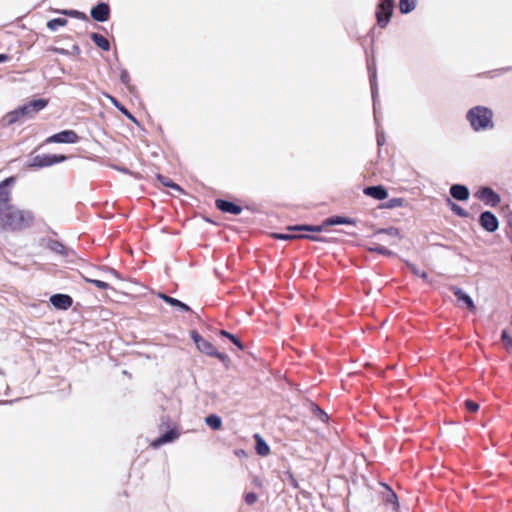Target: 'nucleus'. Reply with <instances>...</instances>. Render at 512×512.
Segmentation results:
<instances>
[{"label": "nucleus", "instance_id": "obj_1", "mask_svg": "<svg viewBox=\"0 0 512 512\" xmlns=\"http://www.w3.org/2000/svg\"><path fill=\"white\" fill-rule=\"evenodd\" d=\"M34 220L32 212L21 210L14 205L0 207V229L20 231L28 228Z\"/></svg>", "mask_w": 512, "mask_h": 512}, {"label": "nucleus", "instance_id": "obj_2", "mask_svg": "<svg viewBox=\"0 0 512 512\" xmlns=\"http://www.w3.org/2000/svg\"><path fill=\"white\" fill-rule=\"evenodd\" d=\"M48 104L45 99L32 100L29 103L16 108L5 116L8 125L26 118H32L36 113L44 109Z\"/></svg>", "mask_w": 512, "mask_h": 512}, {"label": "nucleus", "instance_id": "obj_3", "mask_svg": "<svg viewBox=\"0 0 512 512\" xmlns=\"http://www.w3.org/2000/svg\"><path fill=\"white\" fill-rule=\"evenodd\" d=\"M493 112L487 107L476 106L467 113V120L475 131L486 130L493 127Z\"/></svg>", "mask_w": 512, "mask_h": 512}, {"label": "nucleus", "instance_id": "obj_4", "mask_svg": "<svg viewBox=\"0 0 512 512\" xmlns=\"http://www.w3.org/2000/svg\"><path fill=\"white\" fill-rule=\"evenodd\" d=\"M191 337H192L194 343L196 344L197 348L199 349V351H201L209 356L216 357L221 361L227 360V358H228L227 355H225L221 352H218L216 347L211 342H209L208 340L201 337L197 332L193 331L191 333Z\"/></svg>", "mask_w": 512, "mask_h": 512}, {"label": "nucleus", "instance_id": "obj_5", "mask_svg": "<svg viewBox=\"0 0 512 512\" xmlns=\"http://www.w3.org/2000/svg\"><path fill=\"white\" fill-rule=\"evenodd\" d=\"M65 155L42 154L34 156L28 163L30 168H43L65 161Z\"/></svg>", "mask_w": 512, "mask_h": 512}, {"label": "nucleus", "instance_id": "obj_6", "mask_svg": "<svg viewBox=\"0 0 512 512\" xmlns=\"http://www.w3.org/2000/svg\"><path fill=\"white\" fill-rule=\"evenodd\" d=\"M393 7V0H380L376 11L377 23L380 27L383 28L389 23Z\"/></svg>", "mask_w": 512, "mask_h": 512}, {"label": "nucleus", "instance_id": "obj_7", "mask_svg": "<svg viewBox=\"0 0 512 512\" xmlns=\"http://www.w3.org/2000/svg\"><path fill=\"white\" fill-rule=\"evenodd\" d=\"M79 141V136L73 130H64L56 133L46 139L47 143H70L74 144Z\"/></svg>", "mask_w": 512, "mask_h": 512}, {"label": "nucleus", "instance_id": "obj_8", "mask_svg": "<svg viewBox=\"0 0 512 512\" xmlns=\"http://www.w3.org/2000/svg\"><path fill=\"white\" fill-rule=\"evenodd\" d=\"M476 196L478 199L483 201L486 205H489L491 207H495L501 202L500 196L489 187L481 188L476 193Z\"/></svg>", "mask_w": 512, "mask_h": 512}, {"label": "nucleus", "instance_id": "obj_9", "mask_svg": "<svg viewBox=\"0 0 512 512\" xmlns=\"http://www.w3.org/2000/svg\"><path fill=\"white\" fill-rule=\"evenodd\" d=\"M481 227L487 232H495L499 227L497 217L490 211L482 212L479 218Z\"/></svg>", "mask_w": 512, "mask_h": 512}, {"label": "nucleus", "instance_id": "obj_10", "mask_svg": "<svg viewBox=\"0 0 512 512\" xmlns=\"http://www.w3.org/2000/svg\"><path fill=\"white\" fill-rule=\"evenodd\" d=\"M14 183V177H8L0 182V204H3L4 206L9 205L8 202L10 200L11 187Z\"/></svg>", "mask_w": 512, "mask_h": 512}, {"label": "nucleus", "instance_id": "obj_11", "mask_svg": "<svg viewBox=\"0 0 512 512\" xmlns=\"http://www.w3.org/2000/svg\"><path fill=\"white\" fill-rule=\"evenodd\" d=\"M51 304L61 310H67L72 306L73 300L66 294H54L50 297Z\"/></svg>", "mask_w": 512, "mask_h": 512}, {"label": "nucleus", "instance_id": "obj_12", "mask_svg": "<svg viewBox=\"0 0 512 512\" xmlns=\"http://www.w3.org/2000/svg\"><path fill=\"white\" fill-rule=\"evenodd\" d=\"M109 6L105 3H99L91 10V16L94 20L104 22L109 17Z\"/></svg>", "mask_w": 512, "mask_h": 512}, {"label": "nucleus", "instance_id": "obj_13", "mask_svg": "<svg viewBox=\"0 0 512 512\" xmlns=\"http://www.w3.org/2000/svg\"><path fill=\"white\" fill-rule=\"evenodd\" d=\"M216 207L224 213H230L233 215H238L242 211V208L240 206L221 199L216 200Z\"/></svg>", "mask_w": 512, "mask_h": 512}, {"label": "nucleus", "instance_id": "obj_14", "mask_svg": "<svg viewBox=\"0 0 512 512\" xmlns=\"http://www.w3.org/2000/svg\"><path fill=\"white\" fill-rule=\"evenodd\" d=\"M368 70L370 74L371 92L374 104V113L376 114V97L378 93L377 81H376V69L374 63H368Z\"/></svg>", "mask_w": 512, "mask_h": 512}, {"label": "nucleus", "instance_id": "obj_15", "mask_svg": "<svg viewBox=\"0 0 512 512\" xmlns=\"http://www.w3.org/2000/svg\"><path fill=\"white\" fill-rule=\"evenodd\" d=\"M450 194L459 201H466L469 198V190L466 186L455 184L450 187Z\"/></svg>", "mask_w": 512, "mask_h": 512}, {"label": "nucleus", "instance_id": "obj_16", "mask_svg": "<svg viewBox=\"0 0 512 512\" xmlns=\"http://www.w3.org/2000/svg\"><path fill=\"white\" fill-rule=\"evenodd\" d=\"M452 291L459 302H463L471 311H475V305L472 298L458 287H452Z\"/></svg>", "mask_w": 512, "mask_h": 512}, {"label": "nucleus", "instance_id": "obj_17", "mask_svg": "<svg viewBox=\"0 0 512 512\" xmlns=\"http://www.w3.org/2000/svg\"><path fill=\"white\" fill-rule=\"evenodd\" d=\"M364 193L377 200H384L388 197L386 189L382 186H371L364 189Z\"/></svg>", "mask_w": 512, "mask_h": 512}, {"label": "nucleus", "instance_id": "obj_18", "mask_svg": "<svg viewBox=\"0 0 512 512\" xmlns=\"http://www.w3.org/2000/svg\"><path fill=\"white\" fill-rule=\"evenodd\" d=\"M177 437H178V433L173 431V430H170V431L164 433L159 438L155 439L152 442V446L154 448H158V447H160L161 445H163L165 443L172 442L173 440L177 439Z\"/></svg>", "mask_w": 512, "mask_h": 512}, {"label": "nucleus", "instance_id": "obj_19", "mask_svg": "<svg viewBox=\"0 0 512 512\" xmlns=\"http://www.w3.org/2000/svg\"><path fill=\"white\" fill-rule=\"evenodd\" d=\"M159 297L161 299H163L166 303L170 304L171 306L176 307L178 310H180L182 312H188L190 310L188 305L179 301L178 299H175L173 297H170V296L162 294V293L159 294Z\"/></svg>", "mask_w": 512, "mask_h": 512}, {"label": "nucleus", "instance_id": "obj_20", "mask_svg": "<svg viewBox=\"0 0 512 512\" xmlns=\"http://www.w3.org/2000/svg\"><path fill=\"white\" fill-rule=\"evenodd\" d=\"M91 39L102 50L108 51L110 49L109 41L104 36H102L101 34L92 33L91 34Z\"/></svg>", "mask_w": 512, "mask_h": 512}, {"label": "nucleus", "instance_id": "obj_21", "mask_svg": "<svg viewBox=\"0 0 512 512\" xmlns=\"http://www.w3.org/2000/svg\"><path fill=\"white\" fill-rule=\"evenodd\" d=\"M205 423L213 430H219L222 426V420L219 416L212 414L205 418Z\"/></svg>", "mask_w": 512, "mask_h": 512}, {"label": "nucleus", "instance_id": "obj_22", "mask_svg": "<svg viewBox=\"0 0 512 512\" xmlns=\"http://www.w3.org/2000/svg\"><path fill=\"white\" fill-rule=\"evenodd\" d=\"M324 224L326 226L339 225V224H354V221L350 218L337 216V217H331V218L326 219Z\"/></svg>", "mask_w": 512, "mask_h": 512}, {"label": "nucleus", "instance_id": "obj_23", "mask_svg": "<svg viewBox=\"0 0 512 512\" xmlns=\"http://www.w3.org/2000/svg\"><path fill=\"white\" fill-rule=\"evenodd\" d=\"M417 0H400L399 9L403 14L413 11L416 7Z\"/></svg>", "mask_w": 512, "mask_h": 512}, {"label": "nucleus", "instance_id": "obj_24", "mask_svg": "<svg viewBox=\"0 0 512 512\" xmlns=\"http://www.w3.org/2000/svg\"><path fill=\"white\" fill-rule=\"evenodd\" d=\"M384 500L387 504H391L394 510L398 508V498L397 495L386 486V494L384 496Z\"/></svg>", "mask_w": 512, "mask_h": 512}, {"label": "nucleus", "instance_id": "obj_25", "mask_svg": "<svg viewBox=\"0 0 512 512\" xmlns=\"http://www.w3.org/2000/svg\"><path fill=\"white\" fill-rule=\"evenodd\" d=\"M255 438L257 439V453L261 456H266L270 451L269 446L259 435H255Z\"/></svg>", "mask_w": 512, "mask_h": 512}, {"label": "nucleus", "instance_id": "obj_26", "mask_svg": "<svg viewBox=\"0 0 512 512\" xmlns=\"http://www.w3.org/2000/svg\"><path fill=\"white\" fill-rule=\"evenodd\" d=\"M105 96L110 100V102L117 108L119 109L126 117H128L129 119L135 121V118L132 116V114L123 106L121 105L116 98L108 95V94H105Z\"/></svg>", "mask_w": 512, "mask_h": 512}, {"label": "nucleus", "instance_id": "obj_27", "mask_svg": "<svg viewBox=\"0 0 512 512\" xmlns=\"http://www.w3.org/2000/svg\"><path fill=\"white\" fill-rule=\"evenodd\" d=\"M67 24V20L65 18H54L47 22V27L51 31H56L59 27H63Z\"/></svg>", "mask_w": 512, "mask_h": 512}, {"label": "nucleus", "instance_id": "obj_28", "mask_svg": "<svg viewBox=\"0 0 512 512\" xmlns=\"http://www.w3.org/2000/svg\"><path fill=\"white\" fill-rule=\"evenodd\" d=\"M157 179L162 185H164L166 187H170L179 192L182 191V189L180 188V186L178 184L174 183L172 180H170L169 178H167L165 176L157 175Z\"/></svg>", "mask_w": 512, "mask_h": 512}, {"label": "nucleus", "instance_id": "obj_29", "mask_svg": "<svg viewBox=\"0 0 512 512\" xmlns=\"http://www.w3.org/2000/svg\"><path fill=\"white\" fill-rule=\"evenodd\" d=\"M447 203L450 207V209L460 217H467L468 213L466 210H464L462 207H460L458 204L454 203L451 199H447Z\"/></svg>", "mask_w": 512, "mask_h": 512}, {"label": "nucleus", "instance_id": "obj_30", "mask_svg": "<svg viewBox=\"0 0 512 512\" xmlns=\"http://www.w3.org/2000/svg\"><path fill=\"white\" fill-rule=\"evenodd\" d=\"M368 250L371 252H377L379 254H383L386 256L392 255V252L390 250H388L387 248H385L384 246L379 245V244H373V245L369 246Z\"/></svg>", "mask_w": 512, "mask_h": 512}, {"label": "nucleus", "instance_id": "obj_31", "mask_svg": "<svg viewBox=\"0 0 512 512\" xmlns=\"http://www.w3.org/2000/svg\"><path fill=\"white\" fill-rule=\"evenodd\" d=\"M288 230L289 231L306 230V231L320 232V231H322V226H291V227H288Z\"/></svg>", "mask_w": 512, "mask_h": 512}, {"label": "nucleus", "instance_id": "obj_32", "mask_svg": "<svg viewBox=\"0 0 512 512\" xmlns=\"http://www.w3.org/2000/svg\"><path fill=\"white\" fill-rule=\"evenodd\" d=\"M501 339L508 351L512 352V337L508 334L507 331H503L501 335Z\"/></svg>", "mask_w": 512, "mask_h": 512}, {"label": "nucleus", "instance_id": "obj_33", "mask_svg": "<svg viewBox=\"0 0 512 512\" xmlns=\"http://www.w3.org/2000/svg\"><path fill=\"white\" fill-rule=\"evenodd\" d=\"M85 281L94 284L97 288L102 290L109 288V284L101 280L85 278Z\"/></svg>", "mask_w": 512, "mask_h": 512}, {"label": "nucleus", "instance_id": "obj_34", "mask_svg": "<svg viewBox=\"0 0 512 512\" xmlns=\"http://www.w3.org/2000/svg\"><path fill=\"white\" fill-rule=\"evenodd\" d=\"M58 12L61 14H64V15H69L71 17H75V18H85V15L82 12H79L77 10H61Z\"/></svg>", "mask_w": 512, "mask_h": 512}, {"label": "nucleus", "instance_id": "obj_35", "mask_svg": "<svg viewBox=\"0 0 512 512\" xmlns=\"http://www.w3.org/2000/svg\"><path fill=\"white\" fill-rule=\"evenodd\" d=\"M244 500L248 505H252L258 500V496L254 492H249L244 495Z\"/></svg>", "mask_w": 512, "mask_h": 512}, {"label": "nucleus", "instance_id": "obj_36", "mask_svg": "<svg viewBox=\"0 0 512 512\" xmlns=\"http://www.w3.org/2000/svg\"><path fill=\"white\" fill-rule=\"evenodd\" d=\"M297 236L291 233H276L274 234V238L279 240H291L296 238Z\"/></svg>", "mask_w": 512, "mask_h": 512}, {"label": "nucleus", "instance_id": "obj_37", "mask_svg": "<svg viewBox=\"0 0 512 512\" xmlns=\"http://www.w3.org/2000/svg\"><path fill=\"white\" fill-rule=\"evenodd\" d=\"M465 407L470 412H476L479 409V405L477 403H475L474 401H472V400H466L465 401Z\"/></svg>", "mask_w": 512, "mask_h": 512}, {"label": "nucleus", "instance_id": "obj_38", "mask_svg": "<svg viewBox=\"0 0 512 512\" xmlns=\"http://www.w3.org/2000/svg\"><path fill=\"white\" fill-rule=\"evenodd\" d=\"M120 80L123 84H125L127 87H129L130 83V76L127 70H122L120 73Z\"/></svg>", "mask_w": 512, "mask_h": 512}, {"label": "nucleus", "instance_id": "obj_39", "mask_svg": "<svg viewBox=\"0 0 512 512\" xmlns=\"http://www.w3.org/2000/svg\"><path fill=\"white\" fill-rule=\"evenodd\" d=\"M406 265L407 267L410 269V271L416 275V276H419V274L422 272L416 265H414L413 263H410V262H406Z\"/></svg>", "mask_w": 512, "mask_h": 512}, {"label": "nucleus", "instance_id": "obj_40", "mask_svg": "<svg viewBox=\"0 0 512 512\" xmlns=\"http://www.w3.org/2000/svg\"><path fill=\"white\" fill-rule=\"evenodd\" d=\"M378 233H387V234L392 235V236H397L398 235V230L395 229V228L382 229V230H379Z\"/></svg>", "mask_w": 512, "mask_h": 512}, {"label": "nucleus", "instance_id": "obj_41", "mask_svg": "<svg viewBox=\"0 0 512 512\" xmlns=\"http://www.w3.org/2000/svg\"><path fill=\"white\" fill-rule=\"evenodd\" d=\"M230 340L240 349V350H243L244 349V346L243 344L241 343V341L239 340V338H237L235 335H232L230 336Z\"/></svg>", "mask_w": 512, "mask_h": 512}, {"label": "nucleus", "instance_id": "obj_42", "mask_svg": "<svg viewBox=\"0 0 512 512\" xmlns=\"http://www.w3.org/2000/svg\"><path fill=\"white\" fill-rule=\"evenodd\" d=\"M252 483L257 488H261L263 485L262 480L257 476L253 478Z\"/></svg>", "mask_w": 512, "mask_h": 512}, {"label": "nucleus", "instance_id": "obj_43", "mask_svg": "<svg viewBox=\"0 0 512 512\" xmlns=\"http://www.w3.org/2000/svg\"><path fill=\"white\" fill-rule=\"evenodd\" d=\"M385 142V138H384V135L381 134V133H378L377 135V143L379 146L383 145Z\"/></svg>", "mask_w": 512, "mask_h": 512}, {"label": "nucleus", "instance_id": "obj_44", "mask_svg": "<svg viewBox=\"0 0 512 512\" xmlns=\"http://www.w3.org/2000/svg\"><path fill=\"white\" fill-rule=\"evenodd\" d=\"M220 335H221V336H224V337H227L228 339H230V336H232L233 334H231V333H229V332H227V331H225V330H221V331H220Z\"/></svg>", "mask_w": 512, "mask_h": 512}, {"label": "nucleus", "instance_id": "obj_45", "mask_svg": "<svg viewBox=\"0 0 512 512\" xmlns=\"http://www.w3.org/2000/svg\"><path fill=\"white\" fill-rule=\"evenodd\" d=\"M418 277H421L422 279H424V280H426V281L428 280V275H427V273H426V272H424V271H422V272L419 274V276H418Z\"/></svg>", "mask_w": 512, "mask_h": 512}, {"label": "nucleus", "instance_id": "obj_46", "mask_svg": "<svg viewBox=\"0 0 512 512\" xmlns=\"http://www.w3.org/2000/svg\"><path fill=\"white\" fill-rule=\"evenodd\" d=\"M108 272H109L111 275L115 276V277H118V276H119L118 272H117L116 270H114V269H108Z\"/></svg>", "mask_w": 512, "mask_h": 512}, {"label": "nucleus", "instance_id": "obj_47", "mask_svg": "<svg viewBox=\"0 0 512 512\" xmlns=\"http://www.w3.org/2000/svg\"><path fill=\"white\" fill-rule=\"evenodd\" d=\"M8 59V56L5 54H0V63L5 62Z\"/></svg>", "mask_w": 512, "mask_h": 512}, {"label": "nucleus", "instance_id": "obj_48", "mask_svg": "<svg viewBox=\"0 0 512 512\" xmlns=\"http://www.w3.org/2000/svg\"><path fill=\"white\" fill-rule=\"evenodd\" d=\"M320 413H321V418H322V420L327 419V417H328V416H327V414H326L325 412L320 411Z\"/></svg>", "mask_w": 512, "mask_h": 512}, {"label": "nucleus", "instance_id": "obj_49", "mask_svg": "<svg viewBox=\"0 0 512 512\" xmlns=\"http://www.w3.org/2000/svg\"><path fill=\"white\" fill-rule=\"evenodd\" d=\"M291 484L294 486V487H297V482L296 480L291 476Z\"/></svg>", "mask_w": 512, "mask_h": 512}]
</instances>
